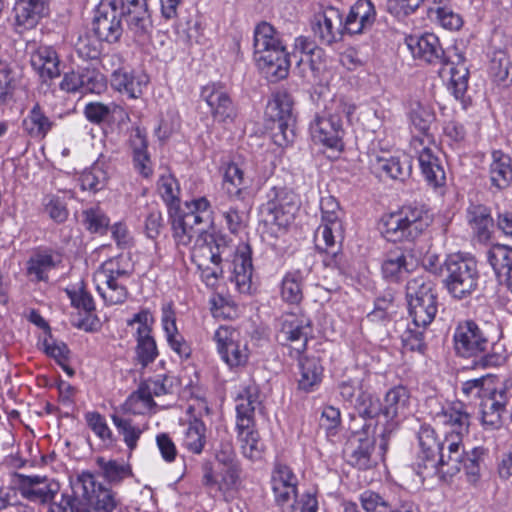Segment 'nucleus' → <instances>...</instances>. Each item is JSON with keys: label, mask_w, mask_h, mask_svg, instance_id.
<instances>
[{"label": "nucleus", "mask_w": 512, "mask_h": 512, "mask_svg": "<svg viewBox=\"0 0 512 512\" xmlns=\"http://www.w3.org/2000/svg\"><path fill=\"white\" fill-rule=\"evenodd\" d=\"M434 420L446 428L442 442L430 425H421L417 432L418 450L412 468L423 481L452 477L460 472L464 461L462 439L470 426V415L464 405L449 404L436 413Z\"/></svg>", "instance_id": "nucleus-1"}, {"label": "nucleus", "mask_w": 512, "mask_h": 512, "mask_svg": "<svg viewBox=\"0 0 512 512\" xmlns=\"http://www.w3.org/2000/svg\"><path fill=\"white\" fill-rule=\"evenodd\" d=\"M71 495H63L60 505L47 512H123L113 493L97 484L89 472H82L70 479Z\"/></svg>", "instance_id": "nucleus-2"}, {"label": "nucleus", "mask_w": 512, "mask_h": 512, "mask_svg": "<svg viewBox=\"0 0 512 512\" xmlns=\"http://www.w3.org/2000/svg\"><path fill=\"white\" fill-rule=\"evenodd\" d=\"M254 58L258 68L270 82L285 79L289 74L290 61L279 33L267 22L254 30Z\"/></svg>", "instance_id": "nucleus-3"}, {"label": "nucleus", "mask_w": 512, "mask_h": 512, "mask_svg": "<svg viewBox=\"0 0 512 512\" xmlns=\"http://www.w3.org/2000/svg\"><path fill=\"white\" fill-rule=\"evenodd\" d=\"M456 353L464 358H474L476 366L496 367L505 361V356L497 350L486 331L475 321L465 320L458 324L454 335Z\"/></svg>", "instance_id": "nucleus-4"}, {"label": "nucleus", "mask_w": 512, "mask_h": 512, "mask_svg": "<svg viewBox=\"0 0 512 512\" xmlns=\"http://www.w3.org/2000/svg\"><path fill=\"white\" fill-rule=\"evenodd\" d=\"M260 391L255 383L243 387L236 398V429L240 448L245 458L258 461L262 459L265 445L259 433L254 429V414L261 404Z\"/></svg>", "instance_id": "nucleus-5"}, {"label": "nucleus", "mask_w": 512, "mask_h": 512, "mask_svg": "<svg viewBox=\"0 0 512 512\" xmlns=\"http://www.w3.org/2000/svg\"><path fill=\"white\" fill-rule=\"evenodd\" d=\"M355 109V105L346 99L333 98L310 122L309 131L312 140L328 148L342 149V138L345 133L342 119L343 117L349 119Z\"/></svg>", "instance_id": "nucleus-6"}, {"label": "nucleus", "mask_w": 512, "mask_h": 512, "mask_svg": "<svg viewBox=\"0 0 512 512\" xmlns=\"http://www.w3.org/2000/svg\"><path fill=\"white\" fill-rule=\"evenodd\" d=\"M210 201L197 197L186 201L184 209L174 214L172 219L173 237L177 245L188 246L197 234H203L213 225L214 217Z\"/></svg>", "instance_id": "nucleus-7"}, {"label": "nucleus", "mask_w": 512, "mask_h": 512, "mask_svg": "<svg viewBox=\"0 0 512 512\" xmlns=\"http://www.w3.org/2000/svg\"><path fill=\"white\" fill-rule=\"evenodd\" d=\"M405 291L413 325L426 329L438 311L435 284L423 274L416 275L407 281Z\"/></svg>", "instance_id": "nucleus-8"}, {"label": "nucleus", "mask_w": 512, "mask_h": 512, "mask_svg": "<svg viewBox=\"0 0 512 512\" xmlns=\"http://www.w3.org/2000/svg\"><path fill=\"white\" fill-rule=\"evenodd\" d=\"M479 271L474 258L451 254L444 262L443 284L449 295L457 300L470 297L478 288Z\"/></svg>", "instance_id": "nucleus-9"}, {"label": "nucleus", "mask_w": 512, "mask_h": 512, "mask_svg": "<svg viewBox=\"0 0 512 512\" xmlns=\"http://www.w3.org/2000/svg\"><path fill=\"white\" fill-rule=\"evenodd\" d=\"M430 223L431 217L423 208L405 206L398 213L386 218L382 233L392 242L412 241L419 237Z\"/></svg>", "instance_id": "nucleus-10"}, {"label": "nucleus", "mask_w": 512, "mask_h": 512, "mask_svg": "<svg viewBox=\"0 0 512 512\" xmlns=\"http://www.w3.org/2000/svg\"><path fill=\"white\" fill-rule=\"evenodd\" d=\"M321 224L314 234L315 247L320 252L336 256L339 251L337 244L343 239L341 210L337 200L332 196L321 198Z\"/></svg>", "instance_id": "nucleus-11"}, {"label": "nucleus", "mask_w": 512, "mask_h": 512, "mask_svg": "<svg viewBox=\"0 0 512 512\" xmlns=\"http://www.w3.org/2000/svg\"><path fill=\"white\" fill-rule=\"evenodd\" d=\"M277 322V340L291 348L292 357H299L306 350L308 337L312 333L311 320L303 314L287 312Z\"/></svg>", "instance_id": "nucleus-12"}, {"label": "nucleus", "mask_w": 512, "mask_h": 512, "mask_svg": "<svg viewBox=\"0 0 512 512\" xmlns=\"http://www.w3.org/2000/svg\"><path fill=\"white\" fill-rule=\"evenodd\" d=\"M294 100L286 90L277 91L266 106V115L278 123L275 142L283 145L293 141L294 137Z\"/></svg>", "instance_id": "nucleus-13"}, {"label": "nucleus", "mask_w": 512, "mask_h": 512, "mask_svg": "<svg viewBox=\"0 0 512 512\" xmlns=\"http://www.w3.org/2000/svg\"><path fill=\"white\" fill-rule=\"evenodd\" d=\"M266 198L261 208L262 213L267 216L266 221L278 227L288 226L297 210L296 194L287 187H272Z\"/></svg>", "instance_id": "nucleus-14"}, {"label": "nucleus", "mask_w": 512, "mask_h": 512, "mask_svg": "<svg viewBox=\"0 0 512 512\" xmlns=\"http://www.w3.org/2000/svg\"><path fill=\"white\" fill-rule=\"evenodd\" d=\"M214 340L222 360L230 368L241 367L247 363L249 358L247 343L241 340L239 331L222 325L215 331Z\"/></svg>", "instance_id": "nucleus-15"}, {"label": "nucleus", "mask_w": 512, "mask_h": 512, "mask_svg": "<svg viewBox=\"0 0 512 512\" xmlns=\"http://www.w3.org/2000/svg\"><path fill=\"white\" fill-rule=\"evenodd\" d=\"M16 485L21 496L38 504L52 503L60 491V484L45 475L16 474Z\"/></svg>", "instance_id": "nucleus-16"}, {"label": "nucleus", "mask_w": 512, "mask_h": 512, "mask_svg": "<svg viewBox=\"0 0 512 512\" xmlns=\"http://www.w3.org/2000/svg\"><path fill=\"white\" fill-rule=\"evenodd\" d=\"M201 99L205 101L215 122L231 124L237 117V108L227 90L218 83L205 85L201 90Z\"/></svg>", "instance_id": "nucleus-17"}, {"label": "nucleus", "mask_w": 512, "mask_h": 512, "mask_svg": "<svg viewBox=\"0 0 512 512\" xmlns=\"http://www.w3.org/2000/svg\"><path fill=\"white\" fill-rule=\"evenodd\" d=\"M122 14L112 7L106 0H102L92 23V30L98 40L108 43L117 42L122 33Z\"/></svg>", "instance_id": "nucleus-18"}, {"label": "nucleus", "mask_w": 512, "mask_h": 512, "mask_svg": "<svg viewBox=\"0 0 512 512\" xmlns=\"http://www.w3.org/2000/svg\"><path fill=\"white\" fill-rule=\"evenodd\" d=\"M312 30L321 44L331 45L341 40L345 32L342 13L338 8L326 7L314 15Z\"/></svg>", "instance_id": "nucleus-19"}, {"label": "nucleus", "mask_w": 512, "mask_h": 512, "mask_svg": "<svg viewBox=\"0 0 512 512\" xmlns=\"http://www.w3.org/2000/svg\"><path fill=\"white\" fill-rule=\"evenodd\" d=\"M264 176L250 171L248 165L245 167L237 163L227 165L224 173V188L230 198L243 199V192L253 184H261Z\"/></svg>", "instance_id": "nucleus-20"}, {"label": "nucleus", "mask_w": 512, "mask_h": 512, "mask_svg": "<svg viewBox=\"0 0 512 512\" xmlns=\"http://www.w3.org/2000/svg\"><path fill=\"white\" fill-rule=\"evenodd\" d=\"M29 55L30 65L43 83L61 75L60 58L53 46L39 45Z\"/></svg>", "instance_id": "nucleus-21"}, {"label": "nucleus", "mask_w": 512, "mask_h": 512, "mask_svg": "<svg viewBox=\"0 0 512 512\" xmlns=\"http://www.w3.org/2000/svg\"><path fill=\"white\" fill-rule=\"evenodd\" d=\"M369 426L363 425V431L354 432L346 448L348 462L358 469L366 470L373 465L372 453L375 440L369 435Z\"/></svg>", "instance_id": "nucleus-22"}, {"label": "nucleus", "mask_w": 512, "mask_h": 512, "mask_svg": "<svg viewBox=\"0 0 512 512\" xmlns=\"http://www.w3.org/2000/svg\"><path fill=\"white\" fill-rule=\"evenodd\" d=\"M405 42L414 58L429 64H442L446 60L438 37L432 33L410 35Z\"/></svg>", "instance_id": "nucleus-23"}, {"label": "nucleus", "mask_w": 512, "mask_h": 512, "mask_svg": "<svg viewBox=\"0 0 512 512\" xmlns=\"http://www.w3.org/2000/svg\"><path fill=\"white\" fill-rule=\"evenodd\" d=\"M193 240H195V244L191 251V259L197 267H205V264L222 262V255L227 249L222 239H215L207 231L203 234H197Z\"/></svg>", "instance_id": "nucleus-24"}, {"label": "nucleus", "mask_w": 512, "mask_h": 512, "mask_svg": "<svg viewBox=\"0 0 512 512\" xmlns=\"http://www.w3.org/2000/svg\"><path fill=\"white\" fill-rule=\"evenodd\" d=\"M149 83V76L143 71H136L125 67L115 69L111 74V86L131 99L142 96Z\"/></svg>", "instance_id": "nucleus-25"}, {"label": "nucleus", "mask_w": 512, "mask_h": 512, "mask_svg": "<svg viewBox=\"0 0 512 512\" xmlns=\"http://www.w3.org/2000/svg\"><path fill=\"white\" fill-rule=\"evenodd\" d=\"M48 0H17L13 7L15 26L18 31L29 30L49 15Z\"/></svg>", "instance_id": "nucleus-26"}, {"label": "nucleus", "mask_w": 512, "mask_h": 512, "mask_svg": "<svg viewBox=\"0 0 512 512\" xmlns=\"http://www.w3.org/2000/svg\"><path fill=\"white\" fill-rule=\"evenodd\" d=\"M411 145L418 154L419 165L426 181L435 188L443 186L446 181L445 171L433 150L423 146L420 138H414Z\"/></svg>", "instance_id": "nucleus-27"}, {"label": "nucleus", "mask_w": 512, "mask_h": 512, "mask_svg": "<svg viewBox=\"0 0 512 512\" xmlns=\"http://www.w3.org/2000/svg\"><path fill=\"white\" fill-rule=\"evenodd\" d=\"M298 478L293 470L283 463L274 466L271 475V486L278 505L288 504L297 495Z\"/></svg>", "instance_id": "nucleus-28"}, {"label": "nucleus", "mask_w": 512, "mask_h": 512, "mask_svg": "<svg viewBox=\"0 0 512 512\" xmlns=\"http://www.w3.org/2000/svg\"><path fill=\"white\" fill-rule=\"evenodd\" d=\"M202 472L203 486L210 493L217 491L224 494L236 486L240 470L238 464L224 465L218 475H216L212 463L206 461L202 464Z\"/></svg>", "instance_id": "nucleus-29"}, {"label": "nucleus", "mask_w": 512, "mask_h": 512, "mask_svg": "<svg viewBox=\"0 0 512 512\" xmlns=\"http://www.w3.org/2000/svg\"><path fill=\"white\" fill-rule=\"evenodd\" d=\"M443 72L448 69V89L457 100H463L468 87L469 70L465 64V58L462 53L454 49L453 54L442 63Z\"/></svg>", "instance_id": "nucleus-30"}, {"label": "nucleus", "mask_w": 512, "mask_h": 512, "mask_svg": "<svg viewBox=\"0 0 512 512\" xmlns=\"http://www.w3.org/2000/svg\"><path fill=\"white\" fill-rule=\"evenodd\" d=\"M161 311V324L169 347L181 358H189L191 347L178 330L172 304H164Z\"/></svg>", "instance_id": "nucleus-31"}, {"label": "nucleus", "mask_w": 512, "mask_h": 512, "mask_svg": "<svg viewBox=\"0 0 512 512\" xmlns=\"http://www.w3.org/2000/svg\"><path fill=\"white\" fill-rule=\"evenodd\" d=\"M233 271L231 281L242 294H249L252 287L253 265L251 250L248 245L239 247L232 261Z\"/></svg>", "instance_id": "nucleus-32"}, {"label": "nucleus", "mask_w": 512, "mask_h": 512, "mask_svg": "<svg viewBox=\"0 0 512 512\" xmlns=\"http://www.w3.org/2000/svg\"><path fill=\"white\" fill-rule=\"evenodd\" d=\"M487 392L480 398L482 421L484 424L495 426L500 423L501 413L508 403L507 390L505 387L499 386L488 389Z\"/></svg>", "instance_id": "nucleus-33"}, {"label": "nucleus", "mask_w": 512, "mask_h": 512, "mask_svg": "<svg viewBox=\"0 0 512 512\" xmlns=\"http://www.w3.org/2000/svg\"><path fill=\"white\" fill-rule=\"evenodd\" d=\"M375 20V9L370 0H357L350 8L345 20L344 31L349 34H359L369 28Z\"/></svg>", "instance_id": "nucleus-34"}, {"label": "nucleus", "mask_w": 512, "mask_h": 512, "mask_svg": "<svg viewBox=\"0 0 512 512\" xmlns=\"http://www.w3.org/2000/svg\"><path fill=\"white\" fill-rule=\"evenodd\" d=\"M132 160L134 169L144 178L152 176L154 168L148 152V141L146 134L136 128L130 138Z\"/></svg>", "instance_id": "nucleus-35"}, {"label": "nucleus", "mask_w": 512, "mask_h": 512, "mask_svg": "<svg viewBox=\"0 0 512 512\" xmlns=\"http://www.w3.org/2000/svg\"><path fill=\"white\" fill-rule=\"evenodd\" d=\"M413 267V258L400 248L387 253L382 263V274L390 281H399L405 278Z\"/></svg>", "instance_id": "nucleus-36"}, {"label": "nucleus", "mask_w": 512, "mask_h": 512, "mask_svg": "<svg viewBox=\"0 0 512 512\" xmlns=\"http://www.w3.org/2000/svg\"><path fill=\"white\" fill-rule=\"evenodd\" d=\"M104 273L96 271L94 282L96 289L105 303L109 305L122 304L128 297L127 280H118L116 277L110 281L108 275L101 277Z\"/></svg>", "instance_id": "nucleus-37"}, {"label": "nucleus", "mask_w": 512, "mask_h": 512, "mask_svg": "<svg viewBox=\"0 0 512 512\" xmlns=\"http://www.w3.org/2000/svg\"><path fill=\"white\" fill-rule=\"evenodd\" d=\"M410 402V394L406 387L395 386L387 391L382 404V415L387 421L404 417Z\"/></svg>", "instance_id": "nucleus-38"}, {"label": "nucleus", "mask_w": 512, "mask_h": 512, "mask_svg": "<svg viewBox=\"0 0 512 512\" xmlns=\"http://www.w3.org/2000/svg\"><path fill=\"white\" fill-rule=\"evenodd\" d=\"M467 221L479 241L490 239L494 225L490 209L482 204H471L467 208Z\"/></svg>", "instance_id": "nucleus-39"}, {"label": "nucleus", "mask_w": 512, "mask_h": 512, "mask_svg": "<svg viewBox=\"0 0 512 512\" xmlns=\"http://www.w3.org/2000/svg\"><path fill=\"white\" fill-rule=\"evenodd\" d=\"M377 168L387 177L404 182L412 172L411 157L407 154L392 156L390 158H378Z\"/></svg>", "instance_id": "nucleus-40"}, {"label": "nucleus", "mask_w": 512, "mask_h": 512, "mask_svg": "<svg viewBox=\"0 0 512 512\" xmlns=\"http://www.w3.org/2000/svg\"><path fill=\"white\" fill-rule=\"evenodd\" d=\"M134 270L135 268L131 254L121 253L116 257L106 260L101 264L97 271L104 273L101 275L102 278L106 277L105 275H108L110 281L113 277H116L118 280L129 281Z\"/></svg>", "instance_id": "nucleus-41"}, {"label": "nucleus", "mask_w": 512, "mask_h": 512, "mask_svg": "<svg viewBox=\"0 0 512 512\" xmlns=\"http://www.w3.org/2000/svg\"><path fill=\"white\" fill-rule=\"evenodd\" d=\"M489 173L493 186L498 189L508 187L512 181V165L510 157L501 151H493Z\"/></svg>", "instance_id": "nucleus-42"}, {"label": "nucleus", "mask_w": 512, "mask_h": 512, "mask_svg": "<svg viewBox=\"0 0 512 512\" xmlns=\"http://www.w3.org/2000/svg\"><path fill=\"white\" fill-rule=\"evenodd\" d=\"M53 126L54 122L45 114L38 103L31 108L23 120L24 130L33 138H44Z\"/></svg>", "instance_id": "nucleus-43"}, {"label": "nucleus", "mask_w": 512, "mask_h": 512, "mask_svg": "<svg viewBox=\"0 0 512 512\" xmlns=\"http://www.w3.org/2000/svg\"><path fill=\"white\" fill-rule=\"evenodd\" d=\"M305 276L299 269L288 271L280 284L281 299L288 304H298L303 299Z\"/></svg>", "instance_id": "nucleus-44"}, {"label": "nucleus", "mask_w": 512, "mask_h": 512, "mask_svg": "<svg viewBox=\"0 0 512 512\" xmlns=\"http://www.w3.org/2000/svg\"><path fill=\"white\" fill-rule=\"evenodd\" d=\"M299 358L300 378L299 388L304 391H312L322 380L323 367L316 357Z\"/></svg>", "instance_id": "nucleus-45"}, {"label": "nucleus", "mask_w": 512, "mask_h": 512, "mask_svg": "<svg viewBox=\"0 0 512 512\" xmlns=\"http://www.w3.org/2000/svg\"><path fill=\"white\" fill-rule=\"evenodd\" d=\"M206 432L205 423L198 418H194L189 421L184 431L182 446L190 453L201 454L207 441Z\"/></svg>", "instance_id": "nucleus-46"}, {"label": "nucleus", "mask_w": 512, "mask_h": 512, "mask_svg": "<svg viewBox=\"0 0 512 512\" xmlns=\"http://www.w3.org/2000/svg\"><path fill=\"white\" fill-rule=\"evenodd\" d=\"M157 190L168 207L170 217L179 212L181 199H180V186L177 179L171 174L162 175L157 183Z\"/></svg>", "instance_id": "nucleus-47"}, {"label": "nucleus", "mask_w": 512, "mask_h": 512, "mask_svg": "<svg viewBox=\"0 0 512 512\" xmlns=\"http://www.w3.org/2000/svg\"><path fill=\"white\" fill-rule=\"evenodd\" d=\"M58 262L59 260L52 252H36L27 262V274L35 281H47L48 273L57 266Z\"/></svg>", "instance_id": "nucleus-48"}, {"label": "nucleus", "mask_w": 512, "mask_h": 512, "mask_svg": "<svg viewBox=\"0 0 512 512\" xmlns=\"http://www.w3.org/2000/svg\"><path fill=\"white\" fill-rule=\"evenodd\" d=\"M111 420L118 433L122 436L129 453H132L137 448L138 441L148 426L135 425L131 419L123 418L117 414H112Z\"/></svg>", "instance_id": "nucleus-49"}, {"label": "nucleus", "mask_w": 512, "mask_h": 512, "mask_svg": "<svg viewBox=\"0 0 512 512\" xmlns=\"http://www.w3.org/2000/svg\"><path fill=\"white\" fill-rule=\"evenodd\" d=\"M487 259L498 277H508L512 272V248L495 244L487 252Z\"/></svg>", "instance_id": "nucleus-50"}, {"label": "nucleus", "mask_w": 512, "mask_h": 512, "mask_svg": "<svg viewBox=\"0 0 512 512\" xmlns=\"http://www.w3.org/2000/svg\"><path fill=\"white\" fill-rule=\"evenodd\" d=\"M96 464L99 467L102 476L110 484H119L124 479L132 475L131 466L124 461L98 457L96 459Z\"/></svg>", "instance_id": "nucleus-51"}, {"label": "nucleus", "mask_w": 512, "mask_h": 512, "mask_svg": "<svg viewBox=\"0 0 512 512\" xmlns=\"http://www.w3.org/2000/svg\"><path fill=\"white\" fill-rule=\"evenodd\" d=\"M324 57L323 49L301 55L296 65L298 74L307 81L315 80L324 68Z\"/></svg>", "instance_id": "nucleus-52"}, {"label": "nucleus", "mask_w": 512, "mask_h": 512, "mask_svg": "<svg viewBox=\"0 0 512 512\" xmlns=\"http://www.w3.org/2000/svg\"><path fill=\"white\" fill-rule=\"evenodd\" d=\"M129 30L135 37L144 38L152 28V22L148 11V5L135 10H128L123 13Z\"/></svg>", "instance_id": "nucleus-53"}, {"label": "nucleus", "mask_w": 512, "mask_h": 512, "mask_svg": "<svg viewBox=\"0 0 512 512\" xmlns=\"http://www.w3.org/2000/svg\"><path fill=\"white\" fill-rule=\"evenodd\" d=\"M108 174L103 163L97 161L90 168L83 171L80 176L82 190L96 193L102 190L107 182Z\"/></svg>", "instance_id": "nucleus-54"}, {"label": "nucleus", "mask_w": 512, "mask_h": 512, "mask_svg": "<svg viewBox=\"0 0 512 512\" xmlns=\"http://www.w3.org/2000/svg\"><path fill=\"white\" fill-rule=\"evenodd\" d=\"M409 118L419 132L426 133L435 120V113L429 104L413 101L410 104Z\"/></svg>", "instance_id": "nucleus-55"}, {"label": "nucleus", "mask_w": 512, "mask_h": 512, "mask_svg": "<svg viewBox=\"0 0 512 512\" xmlns=\"http://www.w3.org/2000/svg\"><path fill=\"white\" fill-rule=\"evenodd\" d=\"M84 417L88 427L103 443L107 446H111L115 443L116 438L102 414L91 411L87 412Z\"/></svg>", "instance_id": "nucleus-56"}, {"label": "nucleus", "mask_w": 512, "mask_h": 512, "mask_svg": "<svg viewBox=\"0 0 512 512\" xmlns=\"http://www.w3.org/2000/svg\"><path fill=\"white\" fill-rule=\"evenodd\" d=\"M171 389L172 379L166 375H157L155 377L148 378L138 387L140 393L145 394L148 401L154 397L171 393Z\"/></svg>", "instance_id": "nucleus-57"}, {"label": "nucleus", "mask_w": 512, "mask_h": 512, "mask_svg": "<svg viewBox=\"0 0 512 512\" xmlns=\"http://www.w3.org/2000/svg\"><path fill=\"white\" fill-rule=\"evenodd\" d=\"M16 88L17 78L13 67L9 63L0 65V105L13 100Z\"/></svg>", "instance_id": "nucleus-58"}, {"label": "nucleus", "mask_w": 512, "mask_h": 512, "mask_svg": "<svg viewBox=\"0 0 512 512\" xmlns=\"http://www.w3.org/2000/svg\"><path fill=\"white\" fill-rule=\"evenodd\" d=\"M355 408L363 419H373L382 415V404L373 394L363 390L355 399Z\"/></svg>", "instance_id": "nucleus-59"}, {"label": "nucleus", "mask_w": 512, "mask_h": 512, "mask_svg": "<svg viewBox=\"0 0 512 512\" xmlns=\"http://www.w3.org/2000/svg\"><path fill=\"white\" fill-rule=\"evenodd\" d=\"M86 229L91 233L104 234L107 232L110 219L99 207L86 209L82 213Z\"/></svg>", "instance_id": "nucleus-60"}, {"label": "nucleus", "mask_w": 512, "mask_h": 512, "mask_svg": "<svg viewBox=\"0 0 512 512\" xmlns=\"http://www.w3.org/2000/svg\"><path fill=\"white\" fill-rule=\"evenodd\" d=\"M425 331L422 326L409 324L401 335L402 345L406 350L424 353L426 350Z\"/></svg>", "instance_id": "nucleus-61"}, {"label": "nucleus", "mask_w": 512, "mask_h": 512, "mask_svg": "<svg viewBox=\"0 0 512 512\" xmlns=\"http://www.w3.org/2000/svg\"><path fill=\"white\" fill-rule=\"evenodd\" d=\"M136 361L144 368L155 361L159 352L153 336L136 339Z\"/></svg>", "instance_id": "nucleus-62"}, {"label": "nucleus", "mask_w": 512, "mask_h": 512, "mask_svg": "<svg viewBox=\"0 0 512 512\" xmlns=\"http://www.w3.org/2000/svg\"><path fill=\"white\" fill-rule=\"evenodd\" d=\"M435 14L436 21L445 29L458 30L463 25L462 17L455 13L450 7L439 6L431 7L429 9V15Z\"/></svg>", "instance_id": "nucleus-63"}, {"label": "nucleus", "mask_w": 512, "mask_h": 512, "mask_svg": "<svg viewBox=\"0 0 512 512\" xmlns=\"http://www.w3.org/2000/svg\"><path fill=\"white\" fill-rule=\"evenodd\" d=\"M154 324V317L148 309H142L134 314L131 319L127 320V326L133 327L137 325L134 333L135 339H141L153 336L152 328Z\"/></svg>", "instance_id": "nucleus-64"}]
</instances>
